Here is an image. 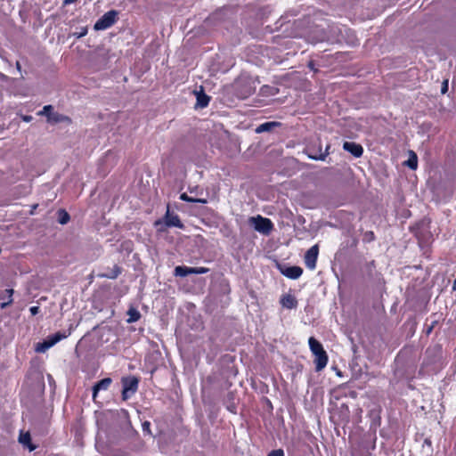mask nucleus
Masks as SVG:
<instances>
[{
  "label": "nucleus",
  "instance_id": "obj_1",
  "mask_svg": "<svg viewBox=\"0 0 456 456\" xmlns=\"http://www.w3.org/2000/svg\"><path fill=\"white\" fill-rule=\"evenodd\" d=\"M308 345L311 352L314 355L315 370H322L328 363V355L326 351L323 349L322 345L315 339L314 337L309 338Z\"/></svg>",
  "mask_w": 456,
  "mask_h": 456
},
{
  "label": "nucleus",
  "instance_id": "obj_37",
  "mask_svg": "<svg viewBox=\"0 0 456 456\" xmlns=\"http://www.w3.org/2000/svg\"><path fill=\"white\" fill-rule=\"evenodd\" d=\"M16 65H17V68L20 69V63H19V62H17V64H16Z\"/></svg>",
  "mask_w": 456,
  "mask_h": 456
},
{
  "label": "nucleus",
  "instance_id": "obj_10",
  "mask_svg": "<svg viewBox=\"0 0 456 456\" xmlns=\"http://www.w3.org/2000/svg\"><path fill=\"white\" fill-rule=\"evenodd\" d=\"M281 273L286 277L296 280L301 276L303 270L299 266H289L283 269Z\"/></svg>",
  "mask_w": 456,
  "mask_h": 456
},
{
  "label": "nucleus",
  "instance_id": "obj_27",
  "mask_svg": "<svg viewBox=\"0 0 456 456\" xmlns=\"http://www.w3.org/2000/svg\"><path fill=\"white\" fill-rule=\"evenodd\" d=\"M267 456H285L282 449H276L268 453Z\"/></svg>",
  "mask_w": 456,
  "mask_h": 456
},
{
  "label": "nucleus",
  "instance_id": "obj_12",
  "mask_svg": "<svg viewBox=\"0 0 456 456\" xmlns=\"http://www.w3.org/2000/svg\"><path fill=\"white\" fill-rule=\"evenodd\" d=\"M281 304L283 307L287 309H293L297 307V301L296 297L290 294H286L282 296L281 299Z\"/></svg>",
  "mask_w": 456,
  "mask_h": 456
},
{
  "label": "nucleus",
  "instance_id": "obj_26",
  "mask_svg": "<svg viewBox=\"0 0 456 456\" xmlns=\"http://www.w3.org/2000/svg\"><path fill=\"white\" fill-rule=\"evenodd\" d=\"M209 269L206 267H193V274H203L207 273Z\"/></svg>",
  "mask_w": 456,
  "mask_h": 456
},
{
  "label": "nucleus",
  "instance_id": "obj_36",
  "mask_svg": "<svg viewBox=\"0 0 456 456\" xmlns=\"http://www.w3.org/2000/svg\"><path fill=\"white\" fill-rule=\"evenodd\" d=\"M452 289L456 290V279L453 281Z\"/></svg>",
  "mask_w": 456,
  "mask_h": 456
},
{
  "label": "nucleus",
  "instance_id": "obj_25",
  "mask_svg": "<svg viewBox=\"0 0 456 456\" xmlns=\"http://www.w3.org/2000/svg\"><path fill=\"white\" fill-rule=\"evenodd\" d=\"M53 106L52 105H45L42 109V110L37 112V115L39 116H45L47 118H49V115L53 112Z\"/></svg>",
  "mask_w": 456,
  "mask_h": 456
},
{
  "label": "nucleus",
  "instance_id": "obj_34",
  "mask_svg": "<svg viewBox=\"0 0 456 456\" xmlns=\"http://www.w3.org/2000/svg\"><path fill=\"white\" fill-rule=\"evenodd\" d=\"M447 90V84L445 83L444 86L442 88V93L444 94Z\"/></svg>",
  "mask_w": 456,
  "mask_h": 456
},
{
  "label": "nucleus",
  "instance_id": "obj_13",
  "mask_svg": "<svg viewBox=\"0 0 456 456\" xmlns=\"http://www.w3.org/2000/svg\"><path fill=\"white\" fill-rule=\"evenodd\" d=\"M409 168L415 170L418 167V157L413 151H409V159L404 163Z\"/></svg>",
  "mask_w": 456,
  "mask_h": 456
},
{
  "label": "nucleus",
  "instance_id": "obj_16",
  "mask_svg": "<svg viewBox=\"0 0 456 456\" xmlns=\"http://www.w3.org/2000/svg\"><path fill=\"white\" fill-rule=\"evenodd\" d=\"M197 106L200 108H205L208 105V102L210 101V97L208 96L206 94L203 93V91L197 93Z\"/></svg>",
  "mask_w": 456,
  "mask_h": 456
},
{
  "label": "nucleus",
  "instance_id": "obj_28",
  "mask_svg": "<svg viewBox=\"0 0 456 456\" xmlns=\"http://www.w3.org/2000/svg\"><path fill=\"white\" fill-rule=\"evenodd\" d=\"M86 33H87V29H86V28H81V31H79V32H76V33H74L73 35H74L77 38H80V37H82L86 36Z\"/></svg>",
  "mask_w": 456,
  "mask_h": 456
},
{
  "label": "nucleus",
  "instance_id": "obj_32",
  "mask_svg": "<svg viewBox=\"0 0 456 456\" xmlns=\"http://www.w3.org/2000/svg\"><path fill=\"white\" fill-rule=\"evenodd\" d=\"M77 0H64L63 1V4L64 5H69V4H71L73 3H75Z\"/></svg>",
  "mask_w": 456,
  "mask_h": 456
},
{
  "label": "nucleus",
  "instance_id": "obj_30",
  "mask_svg": "<svg viewBox=\"0 0 456 456\" xmlns=\"http://www.w3.org/2000/svg\"><path fill=\"white\" fill-rule=\"evenodd\" d=\"M39 310H40L39 306H32L29 309L32 315L37 314L39 313Z\"/></svg>",
  "mask_w": 456,
  "mask_h": 456
},
{
  "label": "nucleus",
  "instance_id": "obj_3",
  "mask_svg": "<svg viewBox=\"0 0 456 456\" xmlns=\"http://www.w3.org/2000/svg\"><path fill=\"white\" fill-rule=\"evenodd\" d=\"M329 149H330V145L328 144L326 146L325 151H322V144L318 141L315 143L309 144L305 148V152L308 156V158L311 159L325 160L326 157L330 154Z\"/></svg>",
  "mask_w": 456,
  "mask_h": 456
},
{
  "label": "nucleus",
  "instance_id": "obj_9",
  "mask_svg": "<svg viewBox=\"0 0 456 456\" xmlns=\"http://www.w3.org/2000/svg\"><path fill=\"white\" fill-rule=\"evenodd\" d=\"M112 383V379L110 378H105L98 381L93 387V400L95 402L97 395L101 390H107Z\"/></svg>",
  "mask_w": 456,
  "mask_h": 456
},
{
  "label": "nucleus",
  "instance_id": "obj_22",
  "mask_svg": "<svg viewBox=\"0 0 456 456\" xmlns=\"http://www.w3.org/2000/svg\"><path fill=\"white\" fill-rule=\"evenodd\" d=\"M69 219H70V216L66 210L60 209L58 211V222L61 224H66L67 223H69Z\"/></svg>",
  "mask_w": 456,
  "mask_h": 456
},
{
  "label": "nucleus",
  "instance_id": "obj_2",
  "mask_svg": "<svg viewBox=\"0 0 456 456\" xmlns=\"http://www.w3.org/2000/svg\"><path fill=\"white\" fill-rule=\"evenodd\" d=\"M248 224L252 225L256 231L265 235H268L273 229L272 221L260 215L249 217Z\"/></svg>",
  "mask_w": 456,
  "mask_h": 456
},
{
  "label": "nucleus",
  "instance_id": "obj_31",
  "mask_svg": "<svg viewBox=\"0 0 456 456\" xmlns=\"http://www.w3.org/2000/svg\"><path fill=\"white\" fill-rule=\"evenodd\" d=\"M21 119L25 122H30L33 119V117L28 115H23L21 117Z\"/></svg>",
  "mask_w": 456,
  "mask_h": 456
},
{
  "label": "nucleus",
  "instance_id": "obj_6",
  "mask_svg": "<svg viewBox=\"0 0 456 456\" xmlns=\"http://www.w3.org/2000/svg\"><path fill=\"white\" fill-rule=\"evenodd\" d=\"M118 12L116 11H109L104 13L94 24V28L95 30H104L111 27L116 21V16Z\"/></svg>",
  "mask_w": 456,
  "mask_h": 456
},
{
  "label": "nucleus",
  "instance_id": "obj_15",
  "mask_svg": "<svg viewBox=\"0 0 456 456\" xmlns=\"http://www.w3.org/2000/svg\"><path fill=\"white\" fill-rule=\"evenodd\" d=\"M69 335V333L67 334L66 332H56L53 335L48 336L46 338L49 340L51 345L53 346L55 344H57L61 340L66 338Z\"/></svg>",
  "mask_w": 456,
  "mask_h": 456
},
{
  "label": "nucleus",
  "instance_id": "obj_7",
  "mask_svg": "<svg viewBox=\"0 0 456 456\" xmlns=\"http://www.w3.org/2000/svg\"><path fill=\"white\" fill-rule=\"evenodd\" d=\"M318 254H319L318 245L312 246L306 251V253L305 255V264L308 269L314 270L316 267V261H317Z\"/></svg>",
  "mask_w": 456,
  "mask_h": 456
},
{
  "label": "nucleus",
  "instance_id": "obj_14",
  "mask_svg": "<svg viewBox=\"0 0 456 456\" xmlns=\"http://www.w3.org/2000/svg\"><path fill=\"white\" fill-rule=\"evenodd\" d=\"M189 274H193V267L179 265L175 268V276L185 277Z\"/></svg>",
  "mask_w": 456,
  "mask_h": 456
},
{
  "label": "nucleus",
  "instance_id": "obj_24",
  "mask_svg": "<svg viewBox=\"0 0 456 456\" xmlns=\"http://www.w3.org/2000/svg\"><path fill=\"white\" fill-rule=\"evenodd\" d=\"M180 200L187 202H200V203H207L206 200L203 199H195L188 196L185 192L180 195Z\"/></svg>",
  "mask_w": 456,
  "mask_h": 456
},
{
  "label": "nucleus",
  "instance_id": "obj_20",
  "mask_svg": "<svg viewBox=\"0 0 456 456\" xmlns=\"http://www.w3.org/2000/svg\"><path fill=\"white\" fill-rule=\"evenodd\" d=\"M127 315H128V319H127L128 323L135 322L141 318L140 312L137 309L133 308V307L127 311Z\"/></svg>",
  "mask_w": 456,
  "mask_h": 456
},
{
  "label": "nucleus",
  "instance_id": "obj_5",
  "mask_svg": "<svg viewBox=\"0 0 456 456\" xmlns=\"http://www.w3.org/2000/svg\"><path fill=\"white\" fill-rule=\"evenodd\" d=\"M154 224L156 227L164 224L166 227H177L180 229L183 228V224L181 222L179 216L176 214L170 212L169 206H167V209L163 217V220H157Z\"/></svg>",
  "mask_w": 456,
  "mask_h": 456
},
{
  "label": "nucleus",
  "instance_id": "obj_4",
  "mask_svg": "<svg viewBox=\"0 0 456 456\" xmlns=\"http://www.w3.org/2000/svg\"><path fill=\"white\" fill-rule=\"evenodd\" d=\"M139 380L135 377H126L122 379V399L124 401L130 398L138 389Z\"/></svg>",
  "mask_w": 456,
  "mask_h": 456
},
{
  "label": "nucleus",
  "instance_id": "obj_35",
  "mask_svg": "<svg viewBox=\"0 0 456 456\" xmlns=\"http://www.w3.org/2000/svg\"><path fill=\"white\" fill-rule=\"evenodd\" d=\"M433 327H434V326H433V325H431V326L427 330V334H429V333L432 331Z\"/></svg>",
  "mask_w": 456,
  "mask_h": 456
},
{
  "label": "nucleus",
  "instance_id": "obj_33",
  "mask_svg": "<svg viewBox=\"0 0 456 456\" xmlns=\"http://www.w3.org/2000/svg\"><path fill=\"white\" fill-rule=\"evenodd\" d=\"M77 0H64L63 1V4L64 5H69V4H71L73 3H75Z\"/></svg>",
  "mask_w": 456,
  "mask_h": 456
},
{
  "label": "nucleus",
  "instance_id": "obj_21",
  "mask_svg": "<svg viewBox=\"0 0 456 456\" xmlns=\"http://www.w3.org/2000/svg\"><path fill=\"white\" fill-rule=\"evenodd\" d=\"M53 346L51 345V343L49 342V340L47 338H45L42 343H37V346H36V351L37 353H45L46 352L49 348H51Z\"/></svg>",
  "mask_w": 456,
  "mask_h": 456
},
{
  "label": "nucleus",
  "instance_id": "obj_19",
  "mask_svg": "<svg viewBox=\"0 0 456 456\" xmlns=\"http://www.w3.org/2000/svg\"><path fill=\"white\" fill-rule=\"evenodd\" d=\"M120 273H121L120 267H118V265H114L111 270H110L109 272H107L105 273L101 274L100 276L103 277V278H108V279H116L120 274Z\"/></svg>",
  "mask_w": 456,
  "mask_h": 456
},
{
  "label": "nucleus",
  "instance_id": "obj_23",
  "mask_svg": "<svg viewBox=\"0 0 456 456\" xmlns=\"http://www.w3.org/2000/svg\"><path fill=\"white\" fill-rule=\"evenodd\" d=\"M19 441L20 444L27 445L29 447V451L35 450V446H29L30 443V435L29 433H21L19 437Z\"/></svg>",
  "mask_w": 456,
  "mask_h": 456
},
{
  "label": "nucleus",
  "instance_id": "obj_29",
  "mask_svg": "<svg viewBox=\"0 0 456 456\" xmlns=\"http://www.w3.org/2000/svg\"><path fill=\"white\" fill-rule=\"evenodd\" d=\"M150 428H151V423H150L149 421H144V422L142 423V430H143V432H146V433H148V434H151V429H150Z\"/></svg>",
  "mask_w": 456,
  "mask_h": 456
},
{
  "label": "nucleus",
  "instance_id": "obj_11",
  "mask_svg": "<svg viewBox=\"0 0 456 456\" xmlns=\"http://www.w3.org/2000/svg\"><path fill=\"white\" fill-rule=\"evenodd\" d=\"M47 122L50 124H58L62 122L70 123L71 120L68 116L53 111L52 114L49 115Z\"/></svg>",
  "mask_w": 456,
  "mask_h": 456
},
{
  "label": "nucleus",
  "instance_id": "obj_39",
  "mask_svg": "<svg viewBox=\"0 0 456 456\" xmlns=\"http://www.w3.org/2000/svg\"><path fill=\"white\" fill-rule=\"evenodd\" d=\"M3 130H4V128L0 126V132L3 131Z\"/></svg>",
  "mask_w": 456,
  "mask_h": 456
},
{
  "label": "nucleus",
  "instance_id": "obj_38",
  "mask_svg": "<svg viewBox=\"0 0 456 456\" xmlns=\"http://www.w3.org/2000/svg\"><path fill=\"white\" fill-rule=\"evenodd\" d=\"M309 67H310L311 69H313V63H312V62H310V63H309Z\"/></svg>",
  "mask_w": 456,
  "mask_h": 456
},
{
  "label": "nucleus",
  "instance_id": "obj_18",
  "mask_svg": "<svg viewBox=\"0 0 456 456\" xmlns=\"http://www.w3.org/2000/svg\"><path fill=\"white\" fill-rule=\"evenodd\" d=\"M277 125L278 124L276 122H265V123H263V124L259 125L256 128V132L257 134L264 133V132H268V131H271L272 128H273Z\"/></svg>",
  "mask_w": 456,
  "mask_h": 456
},
{
  "label": "nucleus",
  "instance_id": "obj_17",
  "mask_svg": "<svg viewBox=\"0 0 456 456\" xmlns=\"http://www.w3.org/2000/svg\"><path fill=\"white\" fill-rule=\"evenodd\" d=\"M12 294H13V289H5L4 291L2 292V294L0 295V297L2 299H5V298L8 299L7 302L1 303L0 307L2 309H4L7 305H9L12 302Z\"/></svg>",
  "mask_w": 456,
  "mask_h": 456
},
{
  "label": "nucleus",
  "instance_id": "obj_8",
  "mask_svg": "<svg viewBox=\"0 0 456 456\" xmlns=\"http://www.w3.org/2000/svg\"><path fill=\"white\" fill-rule=\"evenodd\" d=\"M343 149L350 152L355 158H360L363 153L362 145L353 142H345Z\"/></svg>",
  "mask_w": 456,
  "mask_h": 456
}]
</instances>
